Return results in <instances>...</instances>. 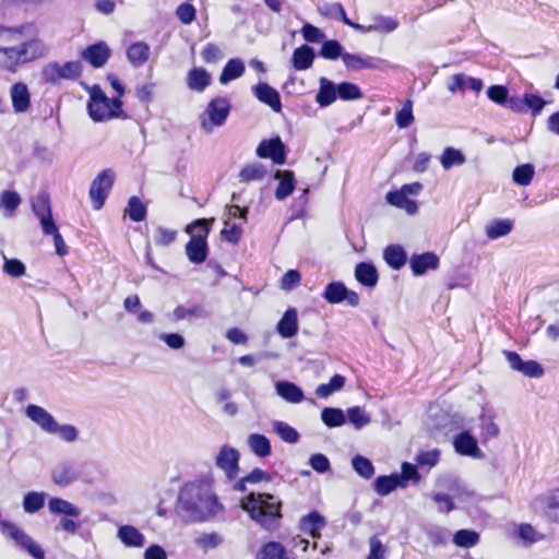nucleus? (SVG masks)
Returning a JSON list of instances; mask_svg holds the SVG:
<instances>
[{
    "instance_id": "f8f14e48",
    "label": "nucleus",
    "mask_w": 559,
    "mask_h": 559,
    "mask_svg": "<svg viewBox=\"0 0 559 559\" xmlns=\"http://www.w3.org/2000/svg\"><path fill=\"white\" fill-rule=\"evenodd\" d=\"M257 154L262 158H271L277 165L285 163V145L278 136L263 140L257 147Z\"/></svg>"
},
{
    "instance_id": "79ce46f5",
    "label": "nucleus",
    "mask_w": 559,
    "mask_h": 559,
    "mask_svg": "<svg viewBox=\"0 0 559 559\" xmlns=\"http://www.w3.org/2000/svg\"><path fill=\"white\" fill-rule=\"evenodd\" d=\"M205 318L207 312L201 305H192L190 307L178 306L173 312V321L178 322L186 318Z\"/></svg>"
},
{
    "instance_id": "a19ab883",
    "label": "nucleus",
    "mask_w": 559,
    "mask_h": 559,
    "mask_svg": "<svg viewBox=\"0 0 559 559\" xmlns=\"http://www.w3.org/2000/svg\"><path fill=\"white\" fill-rule=\"evenodd\" d=\"M346 379L342 374H334L329 383H322L317 386L316 394L320 399H326L333 393L341 391L345 385Z\"/></svg>"
},
{
    "instance_id": "5fc2aeb1",
    "label": "nucleus",
    "mask_w": 559,
    "mask_h": 559,
    "mask_svg": "<svg viewBox=\"0 0 559 559\" xmlns=\"http://www.w3.org/2000/svg\"><path fill=\"white\" fill-rule=\"evenodd\" d=\"M344 53L342 45L335 39L324 40L320 49V56L328 60L343 59Z\"/></svg>"
},
{
    "instance_id": "864d4df0",
    "label": "nucleus",
    "mask_w": 559,
    "mask_h": 559,
    "mask_svg": "<svg viewBox=\"0 0 559 559\" xmlns=\"http://www.w3.org/2000/svg\"><path fill=\"white\" fill-rule=\"evenodd\" d=\"M21 204V197L15 191H3L0 194V207L5 210V216H11Z\"/></svg>"
},
{
    "instance_id": "49530a36",
    "label": "nucleus",
    "mask_w": 559,
    "mask_h": 559,
    "mask_svg": "<svg viewBox=\"0 0 559 559\" xmlns=\"http://www.w3.org/2000/svg\"><path fill=\"white\" fill-rule=\"evenodd\" d=\"M346 286L342 282H332L326 285L323 297L330 304H340L345 300Z\"/></svg>"
},
{
    "instance_id": "b1692460",
    "label": "nucleus",
    "mask_w": 559,
    "mask_h": 559,
    "mask_svg": "<svg viewBox=\"0 0 559 559\" xmlns=\"http://www.w3.org/2000/svg\"><path fill=\"white\" fill-rule=\"evenodd\" d=\"M298 317L295 308H289L277 323V332L284 338H290L297 334Z\"/></svg>"
},
{
    "instance_id": "6e6552de",
    "label": "nucleus",
    "mask_w": 559,
    "mask_h": 559,
    "mask_svg": "<svg viewBox=\"0 0 559 559\" xmlns=\"http://www.w3.org/2000/svg\"><path fill=\"white\" fill-rule=\"evenodd\" d=\"M82 471L78 462L62 460L50 472L51 481L59 487H68L81 478Z\"/></svg>"
},
{
    "instance_id": "a18cd8bd",
    "label": "nucleus",
    "mask_w": 559,
    "mask_h": 559,
    "mask_svg": "<svg viewBox=\"0 0 559 559\" xmlns=\"http://www.w3.org/2000/svg\"><path fill=\"white\" fill-rule=\"evenodd\" d=\"M465 160L463 153L454 147H447L440 157V163L445 170L453 166H461Z\"/></svg>"
},
{
    "instance_id": "2eb2a0df",
    "label": "nucleus",
    "mask_w": 559,
    "mask_h": 559,
    "mask_svg": "<svg viewBox=\"0 0 559 559\" xmlns=\"http://www.w3.org/2000/svg\"><path fill=\"white\" fill-rule=\"evenodd\" d=\"M111 51L104 41L90 45L82 51V58L94 68H102L106 64Z\"/></svg>"
},
{
    "instance_id": "ddd939ff",
    "label": "nucleus",
    "mask_w": 559,
    "mask_h": 559,
    "mask_svg": "<svg viewBox=\"0 0 559 559\" xmlns=\"http://www.w3.org/2000/svg\"><path fill=\"white\" fill-rule=\"evenodd\" d=\"M25 414L43 431L55 435L57 420L44 407L29 404L25 409Z\"/></svg>"
},
{
    "instance_id": "7ed1b4c3",
    "label": "nucleus",
    "mask_w": 559,
    "mask_h": 559,
    "mask_svg": "<svg viewBox=\"0 0 559 559\" xmlns=\"http://www.w3.org/2000/svg\"><path fill=\"white\" fill-rule=\"evenodd\" d=\"M121 106L122 103L118 97L108 98L97 85L92 88L87 109L93 120L103 121L117 117Z\"/></svg>"
},
{
    "instance_id": "4c0bfd02",
    "label": "nucleus",
    "mask_w": 559,
    "mask_h": 559,
    "mask_svg": "<svg viewBox=\"0 0 559 559\" xmlns=\"http://www.w3.org/2000/svg\"><path fill=\"white\" fill-rule=\"evenodd\" d=\"M374 58L372 57H362L359 55H353L349 52H345L343 56V62L347 69L353 71H359L362 69H374L376 64L373 63Z\"/></svg>"
},
{
    "instance_id": "58836bf2",
    "label": "nucleus",
    "mask_w": 559,
    "mask_h": 559,
    "mask_svg": "<svg viewBox=\"0 0 559 559\" xmlns=\"http://www.w3.org/2000/svg\"><path fill=\"white\" fill-rule=\"evenodd\" d=\"M383 258L394 270H400L406 262V253L401 246L391 245L384 249Z\"/></svg>"
},
{
    "instance_id": "e433bc0d",
    "label": "nucleus",
    "mask_w": 559,
    "mask_h": 559,
    "mask_svg": "<svg viewBox=\"0 0 559 559\" xmlns=\"http://www.w3.org/2000/svg\"><path fill=\"white\" fill-rule=\"evenodd\" d=\"M47 493L44 491H28L23 498V510L25 513L33 514L41 510L45 506Z\"/></svg>"
},
{
    "instance_id": "5701e85b",
    "label": "nucleus",
    "mask_w": 559,
    "mask_h": 559,
    "mask_svg": "<svg viewBox=\"0 0 559 559\" xmlns=\"http://www.w3.org/2000/svg\"><path fill=\"white\" fill-rule=\"evenodd\" d=\"M274 177L280 181L275 190V198L278 201H283L295 190L294 173L290 170H276Z\"/></svg>"
},
{
    "instance_id": "09e8293b",
    "label": "nucleus",
    "mask_w": 559,
    "mask_h": 559,
    "mask_svg": "<svg viewBox=\"0 0 559 559\" xmlns=\"http://www.w3.org/2000/svg\"><path fill=\"white\" fill-rule=\"evenodd\" d=\"M266 174L265 167L262 164L253 163L245 166L240 174V180L248 181H258L262 180Z\"/></svg>"
},
{
    "instance_id": "4468645a",
    "label": "nucleus",
    "mask_w": 559,
    "mask_h": 559,
    "mask_svg": "<svg viewBox=\"0 0 559 559\" xmlns=\"http://www.w3.org/2000/svg\"><path fill=\"white\" fill-rule=\"evenodd\" d=\"M33 211L38 217L43 233H50L55 230V221L51 215L49 198L46 194H39L33 202Z\"/></svg>"
},
{
    "instance_id": "0eeeda50",
    "label": "nucleus",
    "mask_w": 559,
    "mask_h": 559,
    "mask_svg": "<svg viewBox=\"0 0 559 559\" xmlns=\"http://www.w3.org/2000/svg\"><path fill=\"white\" fill-rule=\"evenodd\" d=\"M532 508L548 521L559 523V488L549 489L537 496Z\"/></svg>"
},
{
    "instance_id": "7c9ffc66",
    "label": "nucleus",
    "mask_w": 559,
    "mask_h": 559,
    "mask_svg": "<svg viewBox=\"0 0 559 559\" xmlns=\"http://www.w3.org/2000/svg\"><path fill=\"white\" fill-rule=\"evenodd\" d=\"M150 46L144 41H138L132 44L127 50V58L129 62L139 68L143 66L150 57Z\"/></svg>"
},
{
    "instance_id": "338daca9",
    "label": "nucleus",
    "mask_w": 559,
    "mask_h": 559,
    "mask_svg": "<svg viewBox=\"0 0 559 559\" xmlns=\"http://www.w3.org/2000/svg\"><path fill=\"white\" fill-rule=\"evenodd\" d=\"M177 231L158 226L154 231V241L157 246H168L175 241Z\"/></svg>"
},
{
    "instance_id": "c9c22d12",
    "label": "nucleus",
    "mask_w": 559,
    "mask_h": 559,
    "mask_svg": "<svg viewBox=\"0 0 559 559\" xmlns=\"http://www.w3.org/2000/svg\"><path fill=\"white\" fill-rule=\"evenodd\" d=\"M245 72V63L241 59L235 58L230 59L224 67L219 82L222 84H227L228 82L240 78Z\"/></svg>"
},
{
    "instance_id": "9d476101",
    "label": "nucleus",
    "mask_w": 559,
    "mask_h": 559,
    "mask_svg": "<svg viewBox=\"0 0 559 559\" xmlns=\"http://www.w3.org/2000/svg\"><path fill=\"white\" fill-rule=\"evenodd\" d=\"M239 452L227 444L223 445L215 459L217 468L224 472L227 479L233 480L239 473Z\"/></svg>"
},
{
    "instance_id": "680f3d73",
    "label": "nucleus",
    "mask_w": 559,
    "mask_h": 559,
    "mask_svg": "<svg viewBox=\"0 0 559 559\" xmlns=\"http://www.w3.org/2000/svg\"><path fill=\"white\" fill-rule=\"evenodd\" d=\"M347 415L349 423L353 424L356 429H361L371 421L370 416L359 406L349 407Z\"/></svg>"
},
{
    "instance_id": "774afa93",
    "label": "nucleus",
    "mask_w": 559,
    "mask_h": 559,
    "mask_svg": "<svg viewBox=\"0 0 559 559\" xmlns=\"http://www.w3.org/2000/svg\"><path fill=\"white\" fill-rule=\"evenodd\" d=\"M221 234L228 242L237 243L241 238L242 228L236 224L230 225L227 219H224V228Z\"/></svg>"
},
{
    "instance_id": "603ef678",
    "label": "nucleus",
    "mask_w": 559,
    "mask_h": 559,
    "mask_svg": "<svg viewBox=\"0 0 559 559\" xmlns=\"http://www.w3.org/2000/svg\"><path fill=\"white\" fill-rule=\"evenodd\" d=\"M479 542V534L471 530H460L454 534L453 543L463 548H471Z\"/></svg>"
},
{
    "instance_id": "2f4dec72",
    "label": "nucleus",
    "mask_w": 559,
    "mask_h": 559,
    "mask_svg": "<svg viewBox=\"0 0 559 559\" xmlns=\"http://www.w3.org/2000/svg\"><path fill=\"white\" fill-rule=\"evenodd\" d=\"M399 487L404 488V484L397 478V473L378 476L373 481V489L380 496H388Z\"/></svg>"
},
{
    "instance_id": "473e14b6",
    "label": "nucleus",
    "mask_w": 559,
    "mask_h": 559,
    "mask_svg": "<svg viewBox=\"0 0 559 559\" xmlns=\"http://www.w3.org/2000/svg\"><path fill=\"white\" fill-rule=\"evenodd\" d=\"M211 83L210 73L203 68L192 69L187 76L188 87L195 92H202Z\"/></svg>"
},
{
    "instance_id": "6e6d98bb",
    "label": "nucleus",
    "mask_w": 559,
    "mask_h": 559,
    "mask_svg": "<svg viewBox=\"0 0 559 559\" xmlns=\"http://www.w3.org/2000/svg\"><path fill=\"white\" fill-rule=\"evenodd\" d=\"M126 212L133 222H142L146 217V206L138 197L129 199Z\"/></svg>"
},
{
    "instance_id": "c85d7f7f",
    "label": "nucleus",
    "mask_w": 559,
    "mask_h": 559,
    "mask_svg": "<svg viewBox=\"0 0 559 559\" xmlns=\"http://www.w3.org/2000/svg\"><path fill=\"white\" fill-rule=\"evenodd\" d=\"M356 280L366 287H374L378 283L377 269L368 262H360L355 267Z\"/></svg>"
},
{
    "instance_id": "f704fd0d",
    "label": "nucleus",
    "mask_w": 559,
    "mask_h": 559,
    "mask_svg": "<svg viewBox=\"0 0 559 559\" xmlns=\"http://www.w3.org/2000/svg\"><path fill=\"white\" fill-rule=\"evenodd\" d=\"M325 526L324 518L318 512H311L301 519L300 527L312 537H320V530Z\"/></svg>"
},
{
    "instance_id": "393cba45",
    "label": "nucleus",
    "mask_w": 559,
    "mask_h": 559,
    "mask_svg": "<svg viewBox=\"0 0 559 559\" xmlns=\"http://www.w3.org/2000/svg\"><path fill=\"white\" fill-rule=\"evenodd\" d=\"M48 510L51 514L64 515L63 518H79L81 515V510L79 507H76L75 504L66 499L58 497H52L49 499Z\"/></svg>"
},
{
    "instance_id": "4d7b16f0",
    "label": "nucleus",
    "mask_w": 559,
    "mask_h": 559,
    "mask_svg": "<svg viewBox=\"0 0 559 559\" xmlns=\"http://www.w3.org/2000/svg\"><path fill=\"white\" fill-rule=\"evenodd\" d=\"M534 174L535 169L532 164H523L514 168L512 178L515 183L520 186H527L531 183Z\"/></svg>"
},
{
    "instance_id": "f257e3e1",
    "label": "nucleus",
    "mask_w": 559,
    "mask_h": 559,
    "mask_svg": "<svg viewBox=\"0 0 559 559\" xmlns=\"http://www.w3.org/2000/svg\"><path fill=\"white\" fill-rule=\"evenodd\" d=\"M222 509L223 506L209 481H190L179 490L176 512L186 522L206 521Z\"/></svg>"
},
{
    "instance_id": "ea45409f",
    "label": "nucleus",
    "mask_w": 559,
    "mask_h": 559,
    "mask_svg": "<svg viewBox=\"0 0 559 559\" xmlns=\"http://www.w3.org/2000/svg\"><path fill=\"white\" fill-rule=\"evenodd\" d=\"M321 13L331 17V19H334V20H340L342 21L344 24L348 25V26H352L356 29H361L364 28L362 25H359V24H356L354 22H352L347 15H346V12L343 8V5L341 3H331V4H325L322 9H321Z\"/></svg>"
},
{
    "instance_id": "aec40b11",
    "label": "nucleus",
    "mask_w": 559,
    "mask_h": 559,
    "mask_svg": "<svg viewBox=\"0 0 559 559\" xmlns=\"http://www.w3.org/2000/svg\"><path fill=\"white\" fill-rule=\"evenodd\" d=\"M411 269L415 275H423L428 270H436L439 258L432 252L413 254L409 260Z\"/></svg>"
},
{
    "instance_id": "8fccbe9b",
    "label": "nucleus",
    "mask_w": 559,
    "mask_h": 559,
    "mask_svg": "<svg viewBox=\"0 0 559 559\" xmlns=\"http://www.w3.org/2000/svg\"><path fill=\"white\" fill-rule=\"evenodd\" d=\"M399 22L392 17L386 16H376L373 19V24L365 27L364 31L366 32H385L390 33L397 28Z\"/></svg>"
},
{
    "instance_id": "69168bd1",
    "label": "nucleus",
    "mask_w": 559,
    "mask_h": 559,
    "mask_svg": "<svg viewBox=\"0 0 559 559\" xmlns=\"http://www.w3.org/2000/svg\"><path fill=\"white\" fill-rule=\"evenodd\" d=\"M0 52L5 57L4 63L9 70L14 71L16 66L23 64V62L20 60L19 46L0 47Z\"/></svg>"
},
{
    "instance_id": "72a5a7b5",
    "label": "nucleus",
    "mask_w": 559,
    "mask_h": 559,
    "mask_svg": "<svg viewBox=\"0 0 559 559\" xmlns=\"http://www.w3.org/2000/svg\"><path fill=\"white\" fill-rule=\"evenodd\" d=\"M247 443L251 452L259 457H266L272 452L270 440L263 435L251 433Z\"/></svg>"
},
{
    "instance_id": "20e7f679",
    "label": "nucleus",
    "mask_w": 559,
    "mask_h": 559,
    "mask_svg": "<svg viewBox=\"0 0 559 559\" xmlns=\"http://www.w3.org/2000/svg\"><path fill=\"white\" fill-rule=\"evenodd\" d=\"M82 64L79 61H68L63 64L49 62L41 71V78L46 83L59 84L62 80L74 81L81 76Z\"/></svg>"
},
{
    "instance_id": "c03bdc74",
    "label": "nucleus",
    "mask_w": 559,
    "mask_h": 559,
    "mask_svg": "<svg viewBox=\"0 0 559 559\" xmlns=\"http://www.w3.org/2000/svg\"><path fill=\"white\" fill-rule=\"evenodd\" d=\"M512 221L497 219L487 225L486 235L489 239H497L508 235L512 230Z\"/></svg>"
},
{
    "instance_id": "e2e57ef3",
    "label": "nucleus",
    "mask_w": 559,
    "mask_h": 559,
    "mask_svg": "<svg viewBox=\"0 0 559 559\" xmlns=\"http://www.w3.org/2000/svg\"><path fill=\"white\" fill-rule=\"evenodd\" d=\"M3 272L12 277H21L25 274L26 267L19 259H9L3 255Z\"/></svg>"
},
{
    "instance_id": "bf43d9fd",
    "label": "nucleus",
    "mask_w": 559,
    "mask_h": 559,
    "mask_svg": "<svg viewBox=\"0 0 559 559\" xmlns=\"http://www.w3.org/2000/svg\"><path fill=\"white\" fill-rule=\"evenodd\" d=\"M337 96L342 100H356L362 98V93L358 85L350 82H342L337 85Z\"/></svg>"
},
{
    "instance_id": "a878e982",
    "label": "nucleus",
    "mask_w": 559,
    "mask_h": 559,
    "mask_svg": "<svg viewBox=\"0 0 559 559\" xmlns=\"http://www.w3.org/2000/svg\"><path fill=\"white\" fill-rule=\"evenodd\" d=\"M337 98V85L326 78L319 80V92L316 96L317 103L321 107H328Z\"/></svg>"
},
{
    "instance_id": "423d86ee",
    "label": "nucleus",
    "mask_w": 559,
    "mask_h": 559,
    "mask_svg": "<svg viewBox=\"0 0 559 559\" xmlns=\"http://www.w3.org/2000/svg\"><path fill=\"white\" fill-rule=\"evenodd\" d=\"M230 111V103L225 97L212 99L205 110L206 118L201 121V127L206 133H211L215 127L225 123Z\"/></svg>"
},
{
    "instance_id": "3c124183",
    "label": "nucleus",
    "mask_w": 559,
    "mask_h": 559,
    "mask_svg": "<svg viewBox=\"0 0 559 559\" xmlns=\"http://www.w3.org/2000/svg\"><path fill=\"white\" fill-rule=\"evenodd\" d=\"M352 466L359 476L366 479H370L374 475L371 461L362 455H355L352 460Z\"/></svg>"
},
{
    "instance_id": "39448f33",
    "label": "nucleus",
    "mask_w": 559,
    "mask_h": 559,
    "mask_svg": "<svg viewBox=\"0 0 559 559\" xmlns=\"http://www.w3.org/2000/svg\"><path fill=\"white\" fill-rule=\"evenodd\" d=\"M1 533L11 538L17 546L26 550L35 559H45V551L23 530L11 522L1 523Z\"/></svg>"
},
{
    "instance_id": "dca6fc26",
    "label": "nucleus",
    "mask_w": 559,
    "mask_h": 559,
    "mask_svg": "<svg viewBox=\"0 0 559 559\" xmlns=\"http://www.w3.org/2000/svg\"><path fill=\"white\" fill-rule=\"evenodd\" d=\"M19 49L20 60L23 63L39 59L48 52L47 45L39 38H32L22 43L19 45Z\"/></svg>"
},
{
    "instance_id": "c756f323",
    "label": "nucleus",
    "mask_w": 559,
    "mask_h": 559,
    "mask_svg": "<svg viewBox=\"0 0 559 559\" xmlns=\"http://www.w3.org/2000/svg\"><path fill=\"white\" fill-rule=\"evenodd\" d=\"M386 201L391 205L404 210L409 215H413L418 211L417 203L414 200L408 199L407 194L401 189L389 192L386 194Z\"/></svg>"
},
{
    "instance_id": "bb28decb",
    "label": "nucleus",
    "mask_w": 559,
    "mask_h": 559,
    "mask_svg": "<svg viewBox=\"0 0 559 559\" xmlns=\"http://www.w3.org/2000/svg\"><path fill=\"white\" fill-rule=\"evenodd\" d=\"M275 390L276 393L288 403L298 404L305 399L302 390L289 381H277Z\"/></svg>"
},
{
    "instance_id": "052dcab7",
    "label": "nucleus",
    "mask_w": 559,
    "mask_h": 559,
    "mask_svg": "<svg viewBox=\"0 0 559 559\" xmlns=\"http://www.w3.org/2000/svg\"><path fill=\"white\" fill-rule=\"evenodd\" d=\"M395 122L399 128H408L414 122L413 102L406 99L403 107L396 112Z\"/></svg>"
},
{
    "instance_id": "f3484780",
    "label": "nucleus",
    "mask_w": 559,
    "mask_h": 559,
    "mask_svg": "<svg viewBox=\"0 0 559 559\" xmlns=\"http://www.w3.org/2000/svg\"><path fill=\"white\" fill-rule=\"evenodd\" d=\"M454 449L457 453L472 457L481 455L477 440L467 431L459 433L453 441Z\"/></svg>"
},
{
    "instance_id": "37998d69",
    "label": "nucleus",
    "mask_w": 559,
    "mask_h": 559,
    "mask_svg": "<svg viewBox=\"0 0 559 559\" xmlns=\"http://www.w3.org/2000/svg\"><path fill=\"white\" fill-rule=\"evenodd\" d=\"M273 431L285 442L287 443H296L299 440V433L298 431L289 426L288 424L281 421V420H274L272 423Z\"/></svg>"
},
{
    "instance_id": "0e129e2a",
    "label": "nucleus",
    "mask_w": 559,
    "mask_h": 559,
    "mask_svg": "<svg viewBox=\"0 0 559 559\" xmlns=\"http://www.w3.org/2000/svg\"><path fill=\"white\" fill-rule=\"evenodd\" d=\"M397 478L402 484H404V488H406L408 481H413L414 484L419 483L420 475L415 465L404 462L402 464V473H397Z\"/></svg>"
},
{
    "instance_id": "4be33fe9",
    "label": "nucleus",
    "mask_w": 559,
    "mask_h": 559,
    "mask_svg": "<svg viewBox=\"0 0 559 559\" xmlns=\"http://www.w3.org/2000/svg\"><path fill=\"white\" fill-rule=\"evenodd\" d=\"M117 537L126 547L141 548L145 544L144 535L133 525H122L117 531Z\"/></svg>"
},
{
    "instance_id": "9b49d317",
    "label": "nucleus",
    "mask_w": 559,
    "mask_h": 559,
    "mask_svg": "<svg viewBox=\"0 0 559 559\" xmlns=\"http://www.w3.org/2000/svg\"><path fill=\"white\" fill-rule=\"evenodd\" d=\"M503 355L510 366L514 371L521 372L528 378H539L544 374V369L535 360L524 361L520 355L512 350H504Z\"/></svg>"
},
{
    "instance_id": "f03ea898",
    "label": "nucleus",
    "mask_w": 559,
    "mask_h": 559,
    "mask_svg": "<svg viewBox=\"0 0 559 559\" xmlns=\"http://www.w3.org/2000/svg\"><path fill=\"white\" fill-rule=\"evenodd\" d=\"M240 506L254 522L266 530L274 528L282 516V504L271 493L250 492Z\"/></svg>"
},
{
    "instance_id": "cd10ccee",
    "label": "nucleus",
    "mask_w": 559,
    "mask_h": 559,
    "mask_svg": "<svg viewBox=\"0 0 559 559\" xmlns=\"http://www.w3.org/2000/svg\"><path fill=\"white\" fill-rule=\"evenodd\" d=\"M314 51L308 45L296 48L293 52L292 63L295 70L304 71L312 67L314 60Z\"/></svg>"
},
{
    "instance_id": "6ab92c4d",
    "label": "nucleus",
    "mask_w": 559,
    "mask_h": 559,
    "mask_svg": "<svg viewBox=\"0 0 559 559\" xmlns=\"http://www.w3.org/2000/svg\"><path fill=\"white\" fill-rule=\"evenodd\" d=\"M186 253L193 263H202L207 257V245L204 235H194L186 246Z\"/></svg>"
},
{
    "instance_id": "13d9d810",
    "label": "nucleus",
    "mask_w": 559,
    "mask_h": 559,
    "mask_svg": "<svg viewBox=\"0 0 559 559\" xmlns=\"http://www.w3.org/2000/svg\"><path fill=\"white\" fill-rule=\"evenodd\" d=\"M285 548L276 542L265 544L258 555V559H285Z\"/></svg>"
},
{
    "instance_id": "1a4fd4ad",
    "label": "nucleus",
    "mask_w": 559,
    "mask_h": 559,
    "mask_svg": "<svg viewBox=\"0 0 559 559\" xmlns=\"http://www.w3.org/2000/svg\"><path fill=\"white\" fill-rule=\"evenodd\" d=\"M115 174L111 169L100 171L92 181L90 198L95 210H100L114 185Z\"/></svg>"
},
{
    "instance_id": "412c9836",
    "label": "nucleus",
    "mask_w": 559,
    "mask_h": 559,
    "mask_svg": "<svg viewBox=\"0 0 559 559\" xmlns=\"http://www.w3.org/2000/svg\"><path fill=\"white\" fill-rule=\"evenodd\" d=\"M12 106L15 112H25L31 106V96L27 85L19 82L11 86Z\"/></svg>"
},
{
    "instance_id": "de8ad7c7",
    "label": "nucleus",
    "mask_w": 559,
    "mask_h": 559,
    "mask_svg": "<svg viewBox=\"0 0 559 559\" xmlns=\"http://www.w3.org/2000/svg\"><path fill=\"white\" fill-rule=\"evenodd\" d=\"M321 419L330 428L341 427L346 421L343 411L334 407H325L321 413Z\"/></svg>"
},
{
    "instance_id": "a211bd4d",
    "label": "nucleus",
    "mask_w": 559,
    "mask_h": 559,
    "mask_svg": "<svg viewBox=\"0 0 559 559\" xmlns=\"http://www.w3.org/2000/svg\"><path fill=\"white\" fill-rule=\"evenodd\" d=\"M255 97L266 105H269L275 112L282 110V103L278 92L266 83H259L254 87Z\"/></svg>"
}]
</instances>
